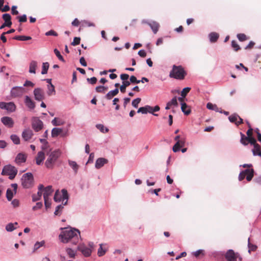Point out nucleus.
Listing matches in <instances>:
<instances>
[{
  "instance_id": "f257e3e1",
  "label": "nucleus",
  "mask_w": 261,
  "mask_h": 261,
  "mask_svg": "<svg viewBox=\"0 0 261 261\" xmlns=\"http://www.w3.org/2000/svg\"><path fill=\"white\" fill-rule=\"evenodd\" d=\"M80 232L77 229H67L63 231L60 235L61 241L67 243L71 242L73 244H76L79 241Z\"/></svg>"
},
{
  "instance_id": "f03ea898",
  "label": "nucleus",
  "mask_w": 261,
  "mask_h": 261,
  "mask_svg": "<svg viewBox=\"0 0 261 261\" xmlns=\"http://www.w3.org/2000/svg\"><path fill=\"white\" fill-rule=\"evenodd\" d=\"M187 73L184 68L181 66L173 65L172 69L169 73V76L176 80H183L185 79Z\"/></svg>"
},
{
  "instance_id": "7ed1b4c3",
  "label": "nucleus",
  "mask_w": 261,
  "mask_h": 261,
  "mask_svg": "<svg viewBox=\"0 0 261 261\" xmlns=\"http://www.w3.org/2000/svg\"><path fill=\"white\" fill-rule=\"evenodd\" d=\"M60 155L61 152L58 150L48 153L47 154V158L45 162V167L48 169H53Z\"/></svg>"
},
{
  "instance_id": "20e7f679",
  "label": "nucleus",
  "mask_w": 261,
  "mask_h": 261,
  "mask_svg": "<svg viewBox=\"0 0 261 261\" xmlns=\"http://www.w3.org/2000/svg\"><path fill=\"white\" fill-rule=\"evenodd\" d=\"M17 174V169L11 165H7L4 167L2 172L3 175H8L10 179L15 178Z\"/></svg>"
},
{
  "instance_id": "39448f33",
  "label": "nucleus",
  "mask_w": 261,
  "mask_h": 261,
  "mask_svg": "<svg viewBox=\"0 0 261 261\" xmlns=\"http://www.w3.org/2000/svg\"><path fill=\"white\" fill-rule=\"evenodd\" d=\"M34 178L31 173L24 174L21 178V185L24 188H30L33 185Z\"/></svg>"
},
{
  "instance_id": "423d86ee",
  "label": "nucleus",
  "mask_w": 261,
  "mask_h": 261,
  "mask_svg": "<svg viewBox=\"0 0 261 261\" xmlns=\"http://www.w3.org/2000/svg\"><path fill=\"white\" fill-rule=\"evenodd\" d=\"M68 195L67 190L65 189L62 190V195L60 193L59 191L57 190L54 195V200L56 202L62 201L63 205H66L67 203Z\"/></svg>"
},
{
  "instance_id": "0eeeda50",
  "label": "nucleus",
  "mask_w": 261,
  "mask_h": 261,
  "mask_svg": "<svg viewBox=\"0 0 261 261\" xmlns=\"http://www.w3.org/2000/svg\"><path fill=\"white\" fill-rule=\"evenodd\" d=\"M27 92L28 91L23 87L15 86L11 89L10 96L13 98H20Z\"/></svg>"
},
{
  "instance_id": "6e6552de",
  "label": "nucleus",
  "mask_w": 261,
  "mask_h": 261,
  "mask_svg": "<svg viewBox=\"0 0 261 261\" xmlns=\"http://www.w3.org/2000/svg\"><path fill=\"white\" fill-rule=\"evenodd\" d=\"M174 140L176 141V143L173 147V151L176 152L180 150V148L184 146L186 142L185 137H181L179 135L176 136Z\"/></svg>"
},
{
  "instance_id": "1a4fd4ad",
  "label": "nucleus",
  "mask_w": 261,
  "mask_h": 261,
  "mask_svg": "<svg viewBox=\"0 0 261 261\" xmlns=\"http://www.w3.org/2000/svg\"><path fill=\"white\" fill-rule=\"evenodd\" d=\"M89 247H87L84 245H80L78 246V249L85 256L88 257L91 255L92 253V249L94 248L93 243H89Z\"/></svg>"
},
{
  "instance_id": "9d476101",
  "label": "nucleus",
  "mask_w": 261,
  "mask_h": 261,
  "mask_svg": "<svg viewBox=\"0 0 261 261\" xmlns=\"http://www.w3.org/2000/svg\"><path fill=\"white\" fill-rule=\"evenodd\" d=\"M225 258L227 261H237V258L241 260L238 253H235L232 249L228 250L225 254Z\"/></svg>"
},
{
  "instance_id": "9b49d317",
  "label": "nucleus",
  "mask_w": 261,
  "mask_h": 261,
  "mask_svg": "<svg viewBox=\"0 0 261 261\" xmlns=\"http://www.w3.org/2000/svg\"><path fill=\"white\" fill-rule=\"evenodd\" d=\"M0 108L2 109H5L9 112H14L16 110V107L14 102H0Z\"/></svg>"
},
{
  "instance_id": "f8f14e48",
  "label": "nucleus",
  "mask_w": 261,
  "mask_h": 261,
  "mask_svg": "<svg viewBox=\"0 0 261 261\" xmlns=\"http://www.w3.org/2000/svg\"><path fill=\"white\" fill-rule=\"evenodd\" d=\"M34 97L37 101H42L45 98V94L44 91L40 88H35L33 91Z\"/></svg>"
},
{
  "instance_id": "ddd939ff",
  "label": "nucleus",
  "mask_w": 261,
  "mask_h": 261,
  "mask_svg": "<svg viewBox=\"0 0 261 261\" xmlns=\"http://www.w3.org/2000/svg\"><path fill=\"white\" fill-rule=\"evenodd\" d=\"M32 125L35 131L39 132L42 129L43 123L39 119L35 118L33 120Z\"/></svg>"
},
{
  "instance_id": "4468645a",
  "label": "nucleus",
  "mask_w": 261,
  "mask_h": 261,
  "mask_svg": "<svg viewBox=\"0 0 261 261\" xmlns=\"http://www.w3.org/2000/svg\"><path fill=\"white\" fill-rule=\"evenodd\" d=\"M228 119L231 122L234 123L238 126L243 123V120L237 114L231 115Z\"/></svg>"
},
{
  "instance_id": "2eb2a0df",
  "label": "nucleus",
  "mask_w": 261,
  "mask_h": 261,
  "mask_svg": "<svg viewBox=\"0 0 261 261\" xmlns=\"http://www.w3.org/2000/svg\"><path fill=\"white\" fill-rule=\"evenodd\" d=\"M38 189V191L37 192V194H34L32 195V200L34 202L38 201L41 199L42 195L43 190L44 189V186L43 185H39Z\"/></svg>"
},
{
  "instance_id": "dca6fc26",
  "label": "nucleus",
  "mask_w": 261,
  "mask_h": 261,
  "mask_svg": "<svg viewBox=\"0 0 261 261\" xmlns=\"http://www.w3.org/2000/svg\"><path fill=\"white\" fill-rule=\"evenodd\" d=\"M27 155L24 153H19L16 156L15 162L17 165H20L21 163L25 162Z\"/></svg>"
},
{
  "instance_id": "f3484780",
  "label": "nucleus",
  "mask_w": 261,
  "mask_h": 261,
  "mask_svg": "<svg viewBox=\"0 0 261 261\" xmlns=\"http://www.w3.org/2000/svg\"><path fill=\"white\" fill-rule=\"evenodd\" d=\"M33 133L30 129H24L22 133V137L25 141H29L33 137Z\"/></svg>"
},
{
  "instance_id": "a211bd4d",
  "label": "nucleus",
  "mask_w": 261,
  "mask_h": 261,
  "mask_svg": "<svg viewBox=\"0 0 261 261\" xmlns=\"http://www.w3.org/2000/svg\"><path fill=\"white\" fill-rule=\"evenodd\" d=\"M2 123L8 127L11 128L13 126L14 121L11 117L5 116L1 118Z\"/></svg>"
},
{
  "instance_id": "6ab92c4d",
  "label": "nucleus",
  "mask_w": 261,
  "mask_h": 261,
  "mask_svg": "<svg viewBox=\"0 0 261 261\" xmlns=\"http://www.w3.org/2000/svg\"><path fill=\"white\" fill-rule=\"evenodd\" d=\"M24 101L26 106L29 109H34L35 108V103L29 96H25Z\"/></svg>"
},
{
  "instance_id": "aec40b11",
  "label": "nucleus",
  "mask_w": 261,
  "mask_h": 261,
  "mask_svg": "<svg viewBox=\"0 0 261 261\" xmlns=\"http://www.w3.org/2000/svg\"><path fill=\"white\" fill-rule=\"evenodd\" d=\"M45 159V153L43 151H41L38 152L37 156L35 158L36 164L38 165H41Z\"/></svg>"
},
{
  "instance_id": "412c9836",
  "label": "nucleus",
  "mask_w": 261,
  "mask_h": 261,
  "mask_svg": "<svg viewBox=\"0 0 261 261\" xmlns=\"http://www.w3.org/2000/svg\"><path fill=\"white\" fill-rule=\"evenodd\" d=\"M53 190L52 189L51 186H48L46 188L44 187V189L43 190V198L44 199H48L49 197L53 193Z\"/></svg>"
},
{
  "instance_id": "4be33fe9",
  "label": "nucleus",
  "mask_w": 261,
  "mask_h": 261,
  "mask_svg": "<svg viewBox=\"0 0 261 261\" xmlns=\"http://www.w3.org/2000/svg\"><path fill=\"white\" fill-rule=\"evenodd\" d=\"M108 162L107 159L100 158L97 159L95 163V168L97 169H100L102 166H104L105 164H107Z\"/></svg>"
},
{
  "instance_id": "5701e85b",
  "label": "nucleus",
  "mask_w": 261,
  "mask_h": 261,
  "mask_svg": "<svg viewBox=\"0 0 261 261\" xmlns=\"http://www.w3.org/2000/svg\"><path fill=\"white\" fill-rule=\"evenodd\" d=\"M63 129L61 128L55 127L51 130V137L56 138L59 135H61L62 137H64L66 134H62Z\"/></svg>"
},
{
  "instance_id": "b1692460",
  "label": "nucleus",
  "mask_w": 261,
  "mask_h": 261,
  "mask_svg": "<svg viewBox=\"0 0 261 261\" xmlns=\"http://www.w3.org/2000/svg\"><path fill=\"white\" fill-rule=\"evenodd\" d=\"M2 17L5 21V23L8 24V27H10L12 24L11 15L9 14L6 13L3 15Z\"/></svg>"
},
{
  "instance_id": "393cba45",
  "label": "nucleus",
  "mask_w": 261,
  "mask_h": 261,
  "mask_svg": "<svg viewBox=\"0 0 261 261\" xmlns=\"http://www.w3.org/2000/svg\"><path fill=\"white\" fill-rule=\"evenodd\" d=\"M119 92V90L118 88H116L114 90H112L109 91L106 95V98L107 99L110 100L113 97L116 96L118 94Z\"/></svg>"
},
{
  "instance_id": "a878e982",
  "label": "nucleus",
  "mask_w": 261,
  "mask_h": 261,
  "mask_svg": "<svg viewBox=\"0 0 261 261\" xmlns=\"http://www.w3.org/2000/svg\"><path fill=\"white\" fill-rule=\"evenodd\" d=\"M246 173V179L250 181L252 179L254 175V170L253 169H248L245 170Z\"/></svg>"
},
{
  "instance_id": "bb28decb",
  "label": "nucleus",
  "mask_w": 261,
  "mask_h": 261,
  "mask_svg": "<svg viewBox=\"0 0 261 261\" xmlns=\"http://www.w3.org/2000/svg\"><path fill=\"white\" fill-rule=\"evenodd\" d=\"M151 110V107L148 105L145 106V107H140L137 111V113H141L142 114H147V113L150 112Z\"/></svg>"
},
{
  "instance_id": "cd10ccee",
  "label": "nucleus",
  "mask_w": 261,
  "mask_h": 261,
  "mask_svg": "<svg viewBox=\"0 0 261 261\" xmlns=\"http://www.w3.org/2000/svg\"><path fill=\"white\" fill-rule=\"evenodd\" d=\"M148 24L150 27L153 32L154 34H156L159 30L160 27L159 24L155 21H152L151 22L148 23Z\"/></svg>"
},
{
  "instance_id": "c85d7f7f",
  "label": "nucleus",
  "mask_w": 261,
  "mask_h": 261,
  "mask_svg": "<svg viewBox=\"0 0 261 261\" xmlns=\"http://www.w3.org/2000/svg\"><path fill=\"white\" fill-rule=\"evenodd\" d=\"M37 67V63L36 61H32L30 64L29 72L31 73H36V69Z\"/></svg>"
},
{
  "instance_id": "c756f323",
  "label": "nucleus",
  "mask_w": 261,
  "mask_h": 261,
  "mask_svg": "<svg viewBox=\"0 0 261 261\" xmlns=\"http://www.w3.org/2000/svg\"><path fill=\"white\" fill-rule=\"evenodd\" d=\"M219 35L216 32H212L209 34V38L211 42H216L219 38Z\"/></svg>"
},
{
  "instance_id": "7c9ffc66",
  "label": "nucleus",
  "mask_w": 261,
  "mask_h": 261,
  "mask_svg": "<svg viewBox=\"0 0 261 261\" xmlns=\"http://www.w3.org/2000/svg\"><path fill=\"white\" fill-rule=\"evenodd\" d=\"M68 164L74 170L75 173H76L79 168V166L77 164V163L74 161L69 160Z\"/></svg>"
},
{
  "instance_id": "2f4dec72",
  "label": "nucleus",
  "mask_w": 261,
  "mask_h": 261,
  "mask_svg": "<svg viewBox=\"0 0 261 261\" xmlns=\"http://www.w3.org/2000/svg\"><path fill=\"white\" fill-rule=\"evenodd\" d=\"M51 123L54 126H60L63 125L64 122L61 119L55 117L51 121Z\"/></svg>"
},
{
  "instance_id": "473e14b6",
  "label": "nucleus",
  "mask_w": 261,
  "mask_h": 261,
  "mask_svg": "<svg viewBox=\"0 0 261 261\" xmlns=\"http://www.w3.org/2000/svg\"><path fill=\"white\" fill-rule=\"evenodd\" d=\"M181 109L182 112L186 115H189L191 113V110L188 109V107L186 103H181Z\"/></svg>"
},
{
  "instance_id": "72a5a7b5",
  "label": "nucleus",
  "mask_w": 261,
  "mask_h": 261,
  "mask_svg": "<svg viewBox=\"0 0 261 261\" xmlns=\"http://www.w3.org/2000/svg\"><path fill=\"white\" fill-rule=\"evenodd\" d=\"M130 85V82L128 81H123L122 85L120 87V90L122 93L125 92L126 88Z\"/></svg>"
},
{
  "instance_id": "f704fd0d",
  "label": "nucleus",
  "mask_w": 261,
  "mask_h": 261,
  "mask_svg": "<svg viewBox=\"0 0 261 261\" xmlns=\"http://www.w3.org/2000/svg\"><path fill=\"white\" fill-rule=\"evenodd\" d=\"M13 39L20 41H27L32 39L30 36H16L13 38Z\"/></svg>"
},
{
  "instance_id": "c9c22d12",
  "label": "nucleus",
  "mask_w": 261,
  "mask_h": 261,
  "mask_svg": "<svg viewBox=\"0 0 261 261\" xmlns=\"http://www.w3.org/2000/svg\"><path fill=\"white\" fill-rule=\"evenodd\" d=\"M14 225H17L18 223L15 222V223H10L8 224L6 226V229L7 231H12L16 229V227L14 226Z\"/></svg>"
},
{
  "instance_id": "e433bc0d",
  "label": "nucleus",
  "mask_w": 261,
  "mask_h": 261,
  "mask_svg": "<svg viewBox=\"0 0 261 261\" xmlns=\"http://www.w3.org/2000/svg\"><path fill=\"white\" fill-rule=\"evenodd\" d=\"M49 65L48 62L43 63L42 64V70L41 71V73L42 74H45L47 73V70L48 69Z\"/></svg>"
},
{
  "instance_id": "4c0bfd02",
  "label": "nucleus",
  "mask_w": 261,
  "mask_h": 261,
  "mask_svg": "<svg viewBox=\"0 0 261 261\" xmlns=\"http://www.w3.org/2000/svg\"><path fill=\"white\" fill-rule=\"evenodd\" d=\"M96 127L97 129H98L101 133H107L109 131V129L107 127H105L103 125L101 124H98L96 125Z\"/></svg>"
},
{
  "instance_id": "58836bf2",
  "label": "nucleus",
  "mask_w": 261,
  "mask_h": 261,
  "mask_svg": "<svg viewBox=\"0 0 261 261\" xmlns=\"http://www.w3.org/2000/svg\"><path fill=\"white\" fill-rule=\"evenodd\" d=\"M248 247L249 248V252L254 251L257 249V246L255 245H253L250 243V239L249 238L248 240Z\"/></svg>"
},
{
  "instance_id": "ea45409f",
  "label": "nucleus",
  "mask_w": 261,
  "mask_h": 261,
  "mask_svg": "<svg viewBox=\"0 0 261 261\" xmlns=\"http://www.w3.org/2000/svg\"><path fill=\"white\" fill-rule=\"evenodd\" d=\"M240 135L241 137L240 142L244 145L246 146L248 144V140L245 139L244 138H247L244 134H243L242 132L240 133Z\"/></svg>"
},
{
  "instance_id": "a19ab883",
  "label": "nucleus",
  "mask_w": 261,
  "mask_h": 261,
  "mask_svg": "<svg viewBox=\"0 0 261 261\" xmlns=\"http://www.w3.org/2000/svg\"><path fill=\"white\" fill-rule=\"evenodd\" d=\"M96 91L98 93H105L106 91L108 90V88L103 86H99L96 87Z\"/></svg>"
},
{
  "instance_id": "79ce46f5",
  "label": "nucleus",
  "mask_w": 261,
  "mask_h": 261,
  "mask_svg": "<svg viewBox=\"0 0 261 261\" xmlns=\"http://www.w3.org/2000/svg\"><path fill=\"white\" fill-rule=\"evenodd\" d=\"M10 138L14 144H19L20 143L19 138L17 135H12Z\"/></svg>"
},
{
  "instance_id": "37998d69",
  "label": "nucleus",
  "mask_w": 261,
  "mask_h": 261,
  "mask_svg": "<svg viewBox=\"0 0 261 261\" xmlns=\"http://www.w3.org/2000/svg\"><path fill=\"white\" fill-rule=\"evenodd\" d=\"M6 197L9 201H11L13 197V193L10 189H8L6 192Z\"/></svg>"
},
{
  "instance_id": "c03bdc74",
  "label": "nucleus",
  "mask_w": 261,
  "mask_h": 261,
  "mask_svg": "<svg viewBox=\"0 0 261 261\" xmlns=\"http://www.w3.org/2000/svg\"><path fill=\"white\" fill-rule=\"evenodd\" d=\"M107 250L106 249H103L102 245L100 244V247L98 250L97 254L99 256H103L106 252Z\"/></svg>"
},
{
  "instance_id": "a18cd8bd",
  "label": "nucleus",
  "mask_w": 261,
  "mask_h": 261,
  "mask_svg": "<svg viewBox=\"0 0 261 261\" xmlns=\"http://www.w3.org/2000/svg\"><path fill=\"white\" fill-rule=\"evenodd\" d=\"M253 146L254 148L252 150V152L254 155H256L257 153L260 151V146L258 144H256Z\"/></svg>"
},
{
  "instance_id": "49530a36",
  "label": "nucleus",
  "mask_w": 261,
  "mask_h": 261,
  "mask_svg": "<svg viewBox=\"0 0 261 261\" xmlns=\"http://www.w3.org/2000/svg\"><path fill=\"white\" fill-rule=\"evenodd\" d=\"M54 51L55 55L59 59V60H60V61H61L63 62H65V60H64L63 57H62V56L61 55L60 51L57 48H55Z\"/></svg>"
},
{
  "instance_id": "de8ad7c7",
  "label": "nucleus",
  "mask_w": 261,
  "mask_h": 261,
  "mask_svg": "<svg viewBox=\"0 0 261 261\" xmlns=\"http://www.w3.org/2000/svg\"><path fill=\"white\" fill-rule=\"evenodd\" d=\"M191 88L189 87H186L182 89L181 92V96L183 97H185L187 94L190 92Z\"/></svg>"
},
{
  "instance_id": "09e8293b",
  "label": "nucleus",
  "mask_w": 261,
  "mask_h": 261,
  "mask_svg": "<svg viewBox=\"0 0 261 261\" xmlns=\"http://www.w3.org/2000/svg\"><path fill=\"white\" fill-rule=\"evenodd\" d=\"M47 88V94L48 95H51L53 92L55 93V87L53 84H51V85H48Z\"/></svg>"
},
{
  "instance_id": "8fccbe9b",
  "label": "nucleus",
  "mask_w": 261,
  "mask_h": 261,
  "mask_svg": "<svg viewBox=\"0 0 261 261\" xmlns=\"http://www.w3.org/2000/svg\"><path fill=\"white\" fill-rule=\"evenodd\" d=\"M66 252L70 257H71V258L74 257L75 253L73 250H72L70 248H67L66 249Z\"/></svg>"
},
{
  "instance_id": "3c124183",
  "label": "nucleus",
  "mask_w": 261,
  "mask_h": 261,
  "mask_svg": "<svg viewBox=\"0 0 261 261\" xmlns=\"http://www.w3.org/2000/svg\"><path fill=\"white\" fill-rule=\"evenodd\" d=\"M237 37L240 41H244L247 40V39H248L245 34H241V33L238 34L237 35Z\"/></svg>"
},
{
  "instance_id": "603ef678",
  "label": "nucleus",
  "mask_w": 261,
  "mask_h": 261,
  "mask_svg": "<svg viewBox=\"0 0 261 261\" xmlns=\"http://www.w3.org/2000/svg\"><path fill=\"white\" fill-rule=\"evenodd\" d=\"M245 139L248 140V143H250L251 145H253V146L255 145V144H257L256 143V141L254 138L253 137H247V138H244Z\"/></svg>"
},
{
  "instance_id": "864d4df0",
  "label": "nucleus",
  "mask_w": 261,
  "mask_h": 261,
  "mask_svg": "<svg viewBox=\"0 0 261 261\" xmlns=\"http://www.w3.org/2000/svg\"><path fill=\"white\" fill-rule=\"evenodd\" d=\"M231 46L232 47H233V49L236 51H238L240 49V46L237 44V43L236 42V41L234 40H232V42H231Z\"/></svg>"
},
{
  "instance_id": "5fc2aeb1",
  "label": "nucleus",
  "mask_w": 261,
  "mask_h": 261,
  "mask_svg": "<svg viewBox=\"0 0 261 261\" xmlns=\"http://www.w3.org/2000/svg\"><path fill=\"white\" fill-rule=\"evenodd\" d=\"M141 100V99L140 98H137L135 99L132 101V106L136 108H138V105L140 102Z\"/></svg>"
},
{
  "instance_id": "6e6d98bb",
  "label": "nucleus",
  "mask_w": 261,
  "mask_h": 261,
  "mask_svg": "<svg viewBox=\"0 0 261 261\" xmlns=\"http://www.w3.org/2000/svg\"><path fill=\"white\" fill-rule=\"evenodd\" d=\"M129 82H130V83H132L133 84H139L140 83V80H138L135 76L132 75L130 77Z\"/></svg>"
},
{
  "instance_id": "4d7b16f0",
  "label": "nucleus",
  "mask_w": 261,
  "mask_h": 261,
  "mask_svg": "<svg viewBox=\"0 0 261 261\" xmlns=\"http://www.w3.org/2000/svg\"><path fill=\"white\" fill-rule=\"evenodd\" d=\"M63 206L62 205H59L56 207L55 212L54 213L55 215H58L61 212L63 208Z\"/></svg>"
},
{
  "instance_id": "13d9d810",
  "label": "nucleus",
  "mask_w": 261,
  "mask_h": 261,
  "mask_svg": "<svg viewBox=\"0 0 261 261\" xmlns=\"http://www.w3.org/2000/svg\"><path fill=\"white\" fill-rule=\"evenodd\" d=\"M160 107L158 106H155L154 108L151 107V110H150V113L152 114L153 115L157 116L158 115L157 114H154V112H157L160 110Z\"/></svg>"
},
{
  "instance_id": "bf43d9fd",
  "label": "nucleus",
  "mask_w": 261,
  "mask_h": 261,
  "mask_svg": "<svg viewBox=\"0 0 261 261\" xmlns=\"http://www.w3.org/2000/svg\"><path fill=\"white\" fill-rule=\"evenodd\" d=\"M42 206H43L42 203L41 202H38L36 203V205H35L33 207L32 209L33 211H35L41 208Z\"/></svg>"
},
{
  "instance_id": "052dcab7",
  "label": "nucleus",
  "mask_w": 261,
  "mask_h": 261,
  "mask_svg": "<svg viewBox=\"0 0 261 261\" xmlns=\"http://www.w3.org/2000/svg\"><path fill=\"white\" fill-rule=\"evenodd\" d=\"M17 18L18 19V21L20 22H24L27 20V15L24 14L22 16L17 17Z\"/></svg>"
},
{
  "instance_id": "680f3d73",
  "label": "nucleus",
  "mask_w": 261,
  "mask_h": 261,
  "mask_svg": "<svg viewBox=\"0 0 261 261\" xmlns=\"http://www.w3.org/2000/svg\"><path fill=\"white\" fill-rule=\"evenodd\" d=\"M81 39L80 37H74L73 42L71 43V45L75 46L80 44Z\"/></svg>"
},
{
  "instance_id": "e2e57ef3",
  "label": "nucleus",
  "mask_w": 261,
  "mask_h": 261,
  "mask_svg": "<svg viewBox=\"0 0 261 261\" xmlns=\"http://www.w3.org/2000/svg\"><path fill=\"white\" fill-rule=\"evenodd\" d=\"M35 86V84L32 83L31 81L27 80L23 84V87H34Z\"/></svg>"
},
{
  "instance_id": "0e129e2a",
  "label": "nucleus",
  "mask_w": 261,
  "mask_h": 261,
  "mask_svg": "<svg viewBox=\"0 0 261 261\" xmlns=\"http://www.w3.org/2000/svg\"><path fill=\"white\" fill-rule=\"evenodd\" d=\"M204 255V251L202 250H199L194 253V255L196 257H198L200 255Z\"/></svg>"
},
{
  "instance_id": "69168bd1",
  "label": "nucleus",
  "mask_w": 261,
  "mask_h": 261,
  "mask_svg": "<svg viewBox=\"0 0 261 261\" xmlns=\"http://www.w3.org/2000/svg\"><path fill=\"white\" fill-rule=\"evenodd\" d=\"M172 106H177L178 105L177 99L176 97H174L172 100L168 102Z\"/></svg>"
},
{
  "instance_id": "338daca9",
  "label": "nucleus",
  "mask_w": 261,
  "mask_h": 261,
  "mask_svg": "<svg viewBox=\"0 0 261 261\" xmlns=\"http://www.w3.org/2000/svg\"><path fill=\"white\" fill-rule=\"evenodd\" d=\"M45 35L46 36H50V35H52V36H58V34L57 33H56L55 31L54 30H50L48 32H47L46 33H45Z\"/></svg>"
},
{
  "instance_id": "774afa93",
  "label": "nucleus",
  "mask_w": 261,
  "mask_h": 261,
  "mask_svg": "<svg viewBox=\"0 0 261 261\" xmlns=\"http://www.w3.org/2000/svg\"><path fill=\"white\" fill-rule=\"evenodd\" d=\"M87 81L92 85L96 84L97 82V79L95 77H92L90 79L88 78Z\"/></svg>"
}]
</instances>
